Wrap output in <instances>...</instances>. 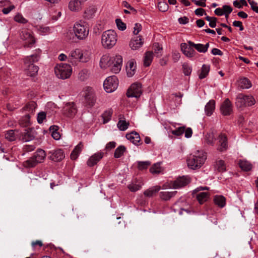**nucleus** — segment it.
<instances>
[{"instance_id": "obj_1", "label": "nucleus", "mask_w": 258, "mask_h": 258, "mask_svg": "<svg viewBox=\"0 0 258 258\" xmlns=\"http://www.w3.org/2000/svg\"><path fill=\"white\" fill-rule=\"evenodd\" d=\"M41 54V50L38 49L36 50L35 53L27 56L24 59V71L27 76L32 77L37 74L39 67L34 63L39 60Z\"/></svg>"}, {"instance_id": "obj_2", "label": "nucleus", "mask_w": 258, "mask_h": 258, "mask_svg": "<svg viewBox=\"0 0 258 258\" xmlns=\"http://www.w3.org/2000/svg\"><path fill=\"white\" fill-rule=\"evenodd\" d=\"M91 52L87 49H76L71 51L68 56V61L73 64L78 62H87L91 58Z\"/></svg>"}, {"instance_id": "obj_3", "label": "nucleus", "mask_w": 258, "mask_h": 258, "mask_svg": "<svg viewBox=\"0 0 258 258\" xmlns=\"http://www.w3.org/2000/svg\"><path fill=\"white\" fill-rule=\"evenodd\" d=\"M117 38L115 31L112 29L106 30L101 34V46L105 49H111L116 45Z\"/></svg>"}, {"instance_id": "obj_4", "label": "nucleus", "mask_w": 258, "mask_h": 258, "mask_svg": "<svg viewBox=\"0 0 258 258\" xmlns=\"http://www.w3.org/2000/svg\"><path fill=\"white\" fill-rule=\"evenodd\" d=\"M206 158L205 152L197 151L194 155H190L187 159V166L191 169H199L204 164Z\"/></svg>"}, {"instance_id": "obj_5", "label": "nucleus", "mask_w": 258, "mask_h": 258, "mask_svg": "<svg viewBox=\"0 0 258 258\" xmlns=\"http://www.w3.org/2000/svg\"><path fill=\"white\" fill-rule=\"evenodd\" d=\"M46 156L45 152L43 150L38 149L31 157L23 162V165L27 168L34 167L38 164L43 162Z\"/></svg>"}, {"instance_id": "obj_6", "label": "nucleus", "mask_w": 258, "mask_h": 258, "mask_svg": "<svg viewBox=\"0 0 258 258\" xmlns=\"http://www.w3.org/2000/svg\"><path fill=\"white\" fill-rule=\"evenodd\" d=\"M73 31L76 37L79 40L86 39L89 32L88 24L84 21H79L75 23Z\"/></svg>"}, {"instance_id": "obj_7", "label": "nucleus", "mask_w": 258, "mask_h": 258, "mask_svg": "<svg viewBox=\"0 0 258 258\" xmlns=\"http://www.w3.org/2000/svg\"><path fill=\"white\" fill-rule=\"evenodd\" d=\"M143 93V89L141 83L135 82L130 86V102H132L130 107H135L139 98Z\"/></svg>"}, {"instance_id": "obj_8", "label": "nucleus", "mask_w": 258, "mask_h": 258, "mask_svg": "<svg viewBox=\"0 0 258 258\" xmlns=\"http://www.w3.org/2000/svg\"><path fill=\"white\" fill-rule=\"evenodd\" d=\"M54 72L57 78L64 80L71 76L72 68L69 64L61 63L55 67Z\"/></svg>"}, {"instance_id": "obj_9", "label": "nucleus", "mask_w": 258, "mask_h": 258, "mask_svg": "<svg viewBox=\"0 0 258 258\" xmlns=\"http://www.w3.org/2000/svg\"><path fill=\"white\" fill-rule=\"evenodd\" d=\"M255 103V99L252 95H246L243 94L238 95L236 102V105L239 107L251 106Z\"/></svg>"}, {"instance_id": "obj_10", "label": "nucleus", "mask_w": 258, "mask_h": 258, "mask_svg": "<svg viewBox=\"0 0 258 258\" xmlns=\"http://www.w3.org/2000/svg\"><path fill=\"white\" fill-rule=\"evenodd\" d=\"M118 85V81L115 76H110L107 78L103 83L105 91L107 93H111L114 91Z\"/></svg>"}, {"instance_id": "obj_11", "label": "nucleus", "mask_w": 258, "mask_h": 258, "mask_svg": "<svg viewBox=\"0 0 258 258\" xmlns=\"http://www.w3.org/2000/svg\"><path fill=\"white\" fill-rule=\"evenodd\" d=\"M96 102L95 93L91 88H88L85 96V103L88 108L94 106Z\"/></svg>"}, {"instance_id": "obj_12", "label": "nucleus", "mask_w": 258, "mask_h": 258, "mask_svg": "<svg viewBox=\"0 0 258 258\" xmlns=\"http://www.w3.org/2000/svg\"><path fill=\"white\" fill-rule=\"evenodd\" d=\"M21 38L25 41L24 46L32 47L35 43V40L32 35L31 32L27 30H23L20 34Z\"/></svg>"}, {"instance_id": "obj_13", "label": "nucleus", "mask_w": 258, "mask_h": 258, "mask_svg": "<svg viewBox=\"0 0 258 258\" xmlns=\"http://www.w3.org/2000/svg\"><path fill=\"white\" fill-rule=\"evenodd\" d=\"M62 113L67 117H73L77 112V108L73 102H67L62 109Z\"/></svg>"}, {"instance_id": "obj_14", "label": "nucleus", "mask_w": 258, "mask_h": 258, "mask_svg": "<svg viewBox=\"0 0 258 258\" xmlns=\"http://www.w3.org/2000/svg\"><path fill=\"white\" fill-rule=\"evenodd\" d=\"M122 57L120 55H115V57L109 67L110 71L114 74L118 73L122 68Z\"/></svg>"}, {"instance_id": "obj_15", "label": "nucleus", "mask_w": 258, "mask_h": 258, "mask_svg": "<svg viewBox=\"0 0 258 258\" xmlns=\"http://www.w3.org/2000/svg\"><path fill=\"white\" fill-rule=\"evenodd\" d=\"M190 182V179L187 176H183L179 177L174 181H171L169 184L170 187L175 189L179 188L185 186Z\"/></svg>"}, {"instance_id": "obj_16", "label": "nucleus", "mask_w": 258, "mask_h": 258, "mask_svg": "<svg viewBox=\"0 0 258 258\" xmlns=\"http://www.w3.org/2000/svg\"><path fill=\"white\" fill-rule=\"evenodd\" d=\"M115 57V55H110L109 54H105L103 55L100 60L99 65L101 69H109L112 63V60Z\"/></svg>"}, {"instance_id": "obj_17", "label": "nucleus", "mask_w": 258, "mask_h": 258, "mask_svg": "<svg viewBox=\"0 0 258 258\" xmlns=\"http://www.w3.org/2000/svg\"><path fill=\"white\" fill-rule=\"evenodd\" d=\"M181 50L182 53L188 57H194L196 52L192 46L187 45L186 43H182L180 44Z\"/></svg>"}, {"instance_id": "obj_18", "label": "nucleus", "mask_w": 258, "mask_h": 258, "mask_svg": "<svg viewBox=\"0 0 258 258\" xmlns=\"http://www.w3.org/2000/svg\"><path fill=\"white\" fill-rule=\"evenodd\" d=\"M104 153L101 152H97L92 155L87 161V164L89 167L96 165L103 157Z\"/></svg>"}, {"instance_id": "obj_19", "label": "nucleus", "mask_w": 258, "mask_h": 258, "mask_svg": "<svg viewBox=\"0 0 258 258\" xmlns=\"http://www.w3.org/2000/svg\"><path fill=\"white\" fill-rule=\"evenodd\" d=\"M220 111L222 114L224 115H229L231 114L232 109V104L228 99H226L220 107Z\"/></svg>"}, {"instance_id": "obj_20", "label": "nucleus", "mask_w": 258, "mask_h": 258, "mask_svg": "<svg viewBox=\"0 0 258 258\" xmlns=\"http://www.w3.org/2000/svg\"><path fill=\"white\" fill-rule=\"evenodd\" d=\"M50 159L55 162L61 161L64 158V154L61 149H56L49 152Z\"/></svg>"}, {"instance_id": "obj_21", "label": "nucleus", "mask_w": 258, "mask_h": 258, "mask_svg": "<svg viewBox=\"0 0 258 258\" xmlns=\"http://www.w3.org/2000/svg\"><path fill=\"white\" fill-rule=\"evenodd\" d=\"M143 184V181L141 177L134 178L130 184V191L136 192L140 190Z\"/></svg>"}, {"instance_id": "obj_22", "label": "nucleus", "mask_w": 258, "mask_h": 258, "mask_svg": "<svg viewBox=\"0 0 258 258\" xmlns=\"http://www.w3.org/2000/svg\"><path fill=\"white\" fill-rule=\"evenodd\" d=\"M35 137V131L33 128H28L22 133V140L24 142L32 140Z\"/></svg>"}, {"instance_id": "obj_23", "label": "nucleus", "mask_w": 258, "mask_h": 258, "mask_svg": "<svg viewBox=\"0 0 258 258\" xmlns=\"http://www.w3.org/2000/svg\"><path fill=\"white\" fill-rule=\"evenodd\" d=\"M144 43L141 36L134 37L130 42V47L133 50H136L140 48Z\"/></svg>"}, {"instance_id": "obj_24", "label": "nucleus", "mask_w": 258, "mask_h": 258, "mask_svg": "<svg viewBox=\"0 0 258 258\" xmlns=\"http://www.w3.org/2000/svg\"><path fill=\"white\" fill-rule=\"evenodd\" d=\"M187 43L190 46L195 48L198 52L202 53L206 52L209 47V43H207L205 45H204L200 43L195 44L191 41H188Z\"/></svg>"}, {"instance_id": "obj_25", "label": "nucleus", "mask_w": 258, "mask_h": 258, "mask_svg": "<svg viewBox=\"0 0 258 258\" xmlns=\"http://www.w3.org/2000/svg\"><path fill=\"white\" fill-rule=\"evenodd\" d=\"M82 3L80 0H71L69 4V9L73 12L79 11L82 9Z\"/></svg>"}, {"instance_id": "obj_26", "label": "nucleus", "mask_w": 258, "mask_h": 258, "mask_svg": "<svg viewBox=\"0 0 258 258\" xmlns=\"http://www.w3.org/2000/svg\"><path fill=\"white\" fill-rule=\"evenodd\" d=\"M84 145L82 142H80L74 149L71 154V158L72 160H76L78 158L79 154L82 152Z\"/></svg>"}, {"instance_id": "obj_27", "label": "nucleus", "mask_w": 258, "mask_h": 258, "mask_svg": "<svg viewBox=\"0 0 258 258\" xmlns=\"http://www.w3.org/2000/svg\"><path fill=\"white\" fill-rule=\"evenodd\" d=\"M214 204L220 208H222L226 205V198L221 195H216L214 197Z\"/></svg>"}, {"instance_id": "obj_28", "label": "nucleus", "mask_w": 258, "mask_h": 258, "mask_svg": "<svg viewBox=\"0 0 258 258\" xmlns=\"http://www.w3.org/2000/svg\"><path fill=\"white\" fill-rule=\"evenodd\" d=\"M215 108V101L214 100H211L205 106V111L207 116H210L212 114Z\"/></svg>"}, {"instance_id": "obj_29", "label": "nucleus", "mask_w": 258, "mask_h": 258, "mask_svg": "<svg viewBox=\"0 0 258 258\" xmlns=\"http://www.w3.org/2000/svg\"><path fill=\"white\" fill-rule=\"evenodd\" d=\"M239 167L243 171H248L251 170L252 165L248 161L245 160H240L238 162Z\"/></svg>"}, {"instance_id": "obj_30", "label": "nucleus", "mask_w": 258, "mask_h": 258, "mask_svg": "<svg viewBox=\"0 0 258 258\" xmlns=\"http://www.w3.org/2000/svg\"><path fill=\"white\" fill-rule=\"evenodd\" d=\"M153 59V52L151 51H147L144 58V66L149 67L152 62Z\"/></svg>"}, {"instance_id": "obj_31", "label": "nucleus", "mask_w": 258, "mask_h": 258, "mask_svg": "<svg viewBox=\"0 0 258 258\" xmlns=\"http://www.w3.org/2000/svg\"><path fill=\"white\" fill-rule=\"evenodd\" d=\"M160 189V186H155L149 188V189L146 190L144 192V195L145 196L147 197H152L155 194H156L157 192L159 191Z\"/></svg>"}, {"instance_id": "obj_32", "label": "nucleus", "mask_w": 258, "mask_h": 258, "mask_svg": "<svg viewBox=\"0 0 258 258\" xmlns=\"http://www.w3.org/2000/svg\"><path fill=\"white\" fill-rule=\"evenodd\" d=\"M177 193L176 191H161L159 194L160 197L161 199H162L164 201H168L170 200L172 197H174L176 194Z\"/></svg>"}, {"instance_id": "obj_33", "label": "nucleus", "mask_w": 258, "mask_h": 258, "mask_svg": "<svg viewBox=\"0 0 258 258\" xmlns=\"http://www.w3.org/2000/svg\"><path fill=\"white\" fill-rule=\"evenodd\" d=\"M209 196L208 192H202L198 194L196 198L199 203L202 204L208 200Z\"/></svg>"}, {"instance_id": "obj_34", "label": "nucleus", "mask_w": 258, "mask_h": 258, "mask_svg": "<svg viewBox=\"0 0 258 258\" xmlns=\"http://www.w3.org/2000/svg\"><path fill=\"white\" fill-rule=\"evenodd\" d=\"M130 141L135 145H139V143L141 142L139 134L136 132H130Z\"/></svg>"}, {"instance_id": "obj_35", "label": "nucleus", "mask_w": 258, "mask_h": 258, "mask_svg": "<svg viewBox=\"0 0 258 258\" xmlns=\"http://www.w3.org/2000/svg\"><path fill=\"white\" fill-rule=\"evenodd\" d=\"M112 114L113 109L112 108H109L103 113L102 117L103 119V123H106L110 120Z\"/></svg>"}, {"instance_id": "obj_36", "label": "nucleus", "mask_w": 258, "mask_h": 258, "mask_svg": "<svg viewBox=\"0 0 258 258\" xmlns=\"http://www.w3.org/2000/svg\"><path fill=\"white\" fill-rule=\"evenodd\" d=\"M210 66L207 64H203L202 66L201 72L199 75L200 79H204L208 75L210 71Z\"/></svg>"}, {"instance_id": "obj_37", "label": "nucleus", "mask_w": 258, "mask_h": 258, "mask_svg": "<svg viewBox=\"0 0 258 258\" xmlns=\"http://www.w3.org/2000/svg\"><path fill=\"white\" fill-rule=\"evenodd\" d=\"M95 12V8L89 7L84 12V17L86 19H90L94 17Z\"/></svg>"}, {"instance_id": "obj_38", "label": "nucleus", "mask_w": 258, "mask_h": 258, "mask_svg": "<svg viewBox=\"0 0 258 258\" xmlns=\"http://www.w3.org/2000/svg\"><path fill=\"white\" fill-rule=\"evenodd\" d=\"M162 171L160 163H156L154 164L150 169V172L153 174H159Z\"/></svg>"}, {"instance_id": "obj_39", "label": "nucleus", "mask_w": 258, "mask_h": 258, "mask_svg": "<svg viewBox=\"0 0 258 258\" xmlns=\"http://www.w3.org/2000/svg\"><path fill=\"white\" fill-rule=\"evenodd\" d=\"M126 151V148L123 146H119L115 150L114 157L116 158H120Z\"/></svg>"}, {"instance_id": "obj_40", "label": "nucleus", "mask_w": 258, "mask_h": 258, "mask_svg": "<svg viewBox=\"0 0 258 258\" xmlns=\"http://www.w3.org/2000/svg\"><path fill=\"white\" fill-rule=\"evenodd\" d=\"M152 48L154 53L157 55V57H159L162 55L163 48L159 43H154L153 45Z\"/></svg>"}, {"instance_id": "obj_41", "label": "nucleus", "mask_w": 258, "mask_h": 258, "mask_svg": "<svg viewBox=\"0 0 258 258\" xmlns=\"http://www.w3.org/2000/svg\"><path fill=\"white\" fill-rule=\"evenodd\" d=\"M137 167L139 170H143L147 169L148 167L151 164V163L149 161H139L137 163Z\"/></svg>"}, {"instance_id": "obj_42", "label": "nucleus", "mask_w": 258, "mask_h": 258, "mask_svg": "<svg viewBox=\"0 0 258 258\" xmlns=\"http://www.w3.org/2000/svg\"><path fill=\"white\" fill-rule=\"evenodd\" d=\"M216 167L219 172H223L226 171V165L224 161L222 160L216 161Z\"/></svg>"}, {"instance_id": "obj_43", "label": "nucleus", "mask_w": 258, "mask_h": 258, "mask_svg": "<svg viewBox=\"0 0 258 258\" xmlns=\"http://www.w3.org/2000/svg\"><path fill=\"white\" fill-rule=\"evenodd\" d=\"M215 141V136L213 133H207L205 136L206 142L211 145H213Z\"/></svg>"}, {"instance_id": "obj_44", "label": "nucleus", "mask_w": 258, "mask_h": 258, "mask_svg": "<svg viewBox=\"0 0 258 258\" xmlns=\"http://www.w3.org/2000/svg\"><path fill=\"white\" fill-rule=\"evenodd\" d=\"M90 75V72L87 69H83L79 73V78L82 81L87 79Z\"/></svg>"}, {"instance_id": "obj_45", "label": "nucleus", "mask_w": 258, "mask_h": 258, "mask_svg": "<svg viewBox=\"0 0 258 258\" xmlns=\"http://www.w3.org/2000/svg\"><path fill=\"white\" fill-rule=\"evenodd\" d=\"M240 82L242 88L248 89L251 87V83L247 78H244L241 79Z\"/></svg>"}, {"instance_id": "obj_46", "label": "nucleus", "mask_w": 258, "mask_h": 258, "mask_svg": "<svg viewBox=\"0 0 258 258\" xmlns=\"http://www.w3.org/2000/svg\"><path fill=\"white\" fill-rule=\"evenodd\" d=\"M115 23L117 29L120 31H124L126 29V25L120 19H116Z\"/></svg>"}, {"instance_id": "obj_47", "label": "nucleus", "mask_w": 258, "mask_h": 258, "mask_svg": "<svg viewBox=\"0 0 258 258\" xmlns=\"http://www.w3.org/2000/svg\"><path fill=\"white\" fill-rule=\"evenodd\" d=\"M14 20L16 22L21 24H26L28 22V20L20 13H18L14 17Z\"/></svg>"}, {"instance_id": "obj_48", "label": "nucleus", "mask_w": 258, "mask_h": 258, "mask_svg": "<svg viewBox=\"0 0 258 258\" xmlns=\"http://www.w3.org/2000/svg\"><path fill=\"white\" fill-rule=\"evenodd\" d=\"M5 138L10 141L16 140V136L13 130L8 131L5 134Z\"/></svg>"}, {"instance_id": "obj_49", "label": "nucleus", "mask_w": 258, "mask_h": 258, "mask_svg": "<svg viewBox=\"0 0 258 258\" xmlns=\"http://www.w3.org/2000/svg\"><path fill=\"white\" fill-rule=\"evenodd\" d=\"M158 7L160 11L165 12L168 10L169 7L166 2L164 1H161L158 3Z\"/></svg>"}, {"instance_id": "obj_50", "label": "nucleus", "mask_w": 258, "mask_h": 258, "mask_svg": "<svg viewBox=\"0 0 258 258\" xmlns=\"http://www.w3.org/2000/svg\"><path fill=\"white\" fill-rule=\"evenodd\" d=\"M182 69L184 74L186 76H189L190 75L192 68L187 63H184L182 64Z\"/></svg>"}, {"instance_id": "obj_51", "label": "nucleus", "mask_w": 258, "mask_h": 258, "mask_svg": "<svg viewBox=\"0 0 258 258\" xmlns=\"http://www.w3.org/2000/svg\"><path fill=\"white\" fill-rule=\"evenodd\" d=\"M128 123H126L125 120H119L117 124L118 128L120 131H125L128 127Z\"/></svg>"}, {"instance_id": "obj_52", "label": "nucleus", "mask_w": 258, "mask_h": 258, "mask_svg": "<svg viewBox=\"0 0 258 258\" xmlns=\"http://www.w3.org/2000/svg\"><path fill=\"white\" fill-rule=\"evenodd\" d=\"M205 19L209 22V26L211 28H215L216 26L217 19L214 17L206 16Z\"/></svg>"}, {"instance_id": "obj_53", "label": "nucleus", "mask_w": 258, "mask_h": 258, "mask_svg": "<svg viewBox=\"0 0 258 258\" xmlns=\"http://www.w3.org/2000/svg\"><path fill=\"white\" fill-rule=\"evenodd\" d=\"M185 127L184 126L178 127L172 131V134L175 136H180L184 132Z\"/></svg>"}, {"instance_id": "obj_54", "label": "nucleus", "mask_w": 258, "mask_h": 258, "mask_svg": "<svg viewBox=\"0 0 258 258\" xmlns=\"http://www.w3.org/2000/svg\"><path fill=\"white\" fill-rule=\"evenodd\" d=\"M46 114L44 112H40L37 115V121L39 123H42L46 119Z\"/></svg>"}, {"instance_id": "obj_55", "label": "nucleus", "mask_w": 258, "mask_h": 258, "mask_svg": "<svg viewBox=\"0 0 258 258\" xmlns=\"http://www.w3.org/2000/svg\"><path fill=\"white\" fill-rule=\"evenodd\" d=\"M248 3L250 5L251 9L255 12V13L258 14V6L256 2L253 1V0H247Z\"/></svg>"}, {"instance_id": "obj_56", "label": "nucleus", "mask_w": 258, "mask_h": 258, "mask_svg": "<svg viewBox=\"0 0 258 258\" xmlns=\"http://www.w3.org/2000/svg\"><path fill=\"white\" fill-rule=\"evenodd\" d=\"M228 149V143H219V146L218 150L220 152L226 151Z\"/></svg>"}, {"instance_id": "obj_57", "label": "nucleus", "mask_w": 258, "mask_h": 258, "mask_svg": "<svg viewBox=\"0 0 258 258\" xmlns=\"http://www.w3.org/2000/svg\"><path fill=\"white\" fill-rule=\"evenodd\" d=\"M135 61L134 60H132L130 61V77L134 75L136 72V66L134 67V63Z\"/></svg>"}, {"instance_id": "obj_58", "label": "nucleus", "mask_w": 258, "mask_h": 258, "mask_svg": "<svg viewBox=\"0 0 258 258\" xmlns=\"http://www.w3.org/2000/svg\"><path fill=\"white\" fill-rule=\"evenodd\" d=\"M39 30L42 35H46L50 32V29L49 27H40Z\"/></svg>"}, {"instance_id": "obj_59", "label": "nucleus", "mask_w": 258, "mask_h": 258, "mask_svg": "<svg viewBox=\"0 0 258 258\" xmlns=\"http://www.w3.org/2000/svg\"><path fill=\"white\" fill-rule=\"evenodd\" d=\"M142 26L139 23H136L134 27L133 34L137 35L142 30Z\"/></svg>"}, {"instance_id": "obj_60", "label": "nucleus", "mask_w": 258, "mask_h": 258, "mask_svg": "<svg viewBox=\"0 0 258 258\" xmlns=\"http://www.w3.org/2000/svg\"><path fill=\"white\" fill-rule=\"evenodd\" d=\"M219 143H228L227 136L225 134L221 133L218 136Z\"/></svg>"}, {"instance_id": "obj_61", "label": "nucleus", "mask_w": 258, "mask_h": 258, "mask_svg": "<svg viewBox=\"0 0 258 258\" xmlns=\"http://www.w3.org/2000/svg\"><path fill=\"white\" fill-rule=\"evenodd\" d=\"M224 14H230L232 12V8L228 5H224L222 7Z\"/></svg>"}, {"instance_id": "obj_62", "label": "nucleus", "mask_w": 258, "mask_h": 258, "mask_svg": "<svg viewBox=\"0 0 258 258\" xmlns=\"http://www.w3.org/2000/svg\"><path fill=\"white\" fill-rule=\"evenodd\" d=\"M206 0H200V1L192 0V2L196 5L198 6H201L202 7H206Z\"/></svg>"}, {"instance_id": "obj_63", "label": "nucleus", "mask_w": 258, "mask_h": 258, "mask_svg": "<svg viewBox=\"0 0 258 258\" xmlns=\"http://www.w3.org/2000/svg\"><path fill=\"white\" fill-rule=\"evenodd\" d=\"M15 7L13 5H11L9 6L7 8H4L2 10V12L4 14H9L11 11H12L13 9H14Z\"/></svg>"}, {"instance_id": "obj_64", "label": "nucleus", "mask_w": 258, "mask_h": 258, "mask_svg": "<svg viewBox=\"0 0 258 258\" xmlns=\"http://www.w3.org/2000/svg\"><path fill=\"white\" fill-rule=\"evenodd\" d=\"M195 13L196 15L199 16H202L203 15H207V14L205 12V10L203 8L197 9L195 11Z\"/></svg>"}]
</instances>
